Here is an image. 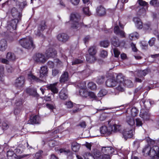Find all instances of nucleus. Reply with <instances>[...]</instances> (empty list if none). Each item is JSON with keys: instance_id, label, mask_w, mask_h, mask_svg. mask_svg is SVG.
<instances>
[{"instance_id": "13", "label": "nucleus", "mask_w": 159, "mask_h": 159, "mask_svg": "<svg viewBox=\"0 0 159 159\" xmlns=\"http://www.w3.org/2000/svg\"><path fill=\"white\" fill-rule=\"evenodd\" d=\"M45 54L48 57L54 58L57 54V52L55 49L50 48L46 51Z\"/></svg>"}, {"instance_id": "45", "label": "nucleus", "mask_w": 159, "mask_h": 159, "mask_svg": "<svg viewBox=\"0 0 159 159\" xmlns=\"http://www.w3.org/2000/svg\"><path fill=\"white\" fill-rule=\"evenodd\" d=\"M83 60L78 59H75L73 60L72 61V65H75L79 64L82 63L83 62Z\"/></svg>"}, {"instance_id": "48", "label": "nucleus", "mask_w": 159, "mask_h": 159, "mask_svg": "<svg viewBox=\"0 0 159 159\" xmlns=\"http://www.w3.org/2000/svg\"><path fill=\"white\" fill-rule=\"evenodd\" d=\"M139 36L137 32H135L130 34L129 35V37L131 40H132L134 39L138 38L139 37Z\"/></svg>"}, {"instance_id": "44", "label": "nucleus", "mask_w": 159, "mask_h": 159, "mask_svg": "<svg viewBox=\"0 0 159 159\" xmlns=\"http://www.w3.org/2000/svg\"><path fill=\"white\" fill-rule=\"evenodd\" d=\"M26 92L30 95H35L37 93V92L35 90L32 89L30 88L27 89Z\"/></svg>"}, {"instance_id": "60", "label": "nucleus", "mask_w": 159, "mask_h": 159, "mask_svg": "<svg viewBox=\"0 0 159 159\" xmlns=\"http://www.w3.org/2000/svg\"><path fill=\"white\" fill-rule=\"evenodd\" d=\"M146 141L148 142V145H153L155 143L154 140L150 139L149 138H148L146 139Z\"/></svg>"}, {"instance_id": "15", "label": "nucleus", "mask_w": 159, "mask_h": 159, "mask_svg": "<svg viewBox=\"0 0 159 159\" xmlns=\"http://www.w3.org/2000/svg\"><path fill=\"white\" fill-rule=\"evenodd\" d=\"M11 14L14 19L20 20L21 17V14L19 12L16 8L15 7L12 8L11 11Z\"/></svg>"}, {"instance_id": "21", "label": "nucleus", "mask_w": 159, "mask_h": 159, "mask_svg": "<svg viewBox=\"0 0 159 159\" xmlns=\"http://www.w3.org/2000/svg\"><path fill=\"white\" fill-rule=\"evenodd\" d=\"M96 11L97 14L99 16H103L106 13L105 8L101 5L97 7Z\"/></svg>"}, {"instance_id": "11", "label": "nucleus", "mask_w": 159, "mask_h": 159, "mask_svg": "<svg viewBox=\"0 0 159 159\" xmlns=\"http://www.w3.org/2000/svg\"><path fill=\"white\" fill-rule=\"evenodd\" d=\"M57 39L59 42L65 43L68 40L69 37L68 35L66 33H61L57 35Z\"/></svg>"}, {"instance_id": "28", "label": "nucleus", "mask_w": 159, "mask_h": 159, "mask_svg": "<svg viewBox=\"0 0 159 159\" xmlns=\"http://www.w3.org/2000/svg\"><path fill=\"white\" fill-rule=\"evenodd\" d=\"M126 121L129 124L128 126L127 127H129L130 128V127H132L133 128V126L135 124V121L133 118L131 116H127L126 119Z\"/></svg>"}, {"instance_id": "62", "label": "nucleus", "mask_w": 159, "mask_h": 159, "mask_svg": "<svg viewBox=\"0 0 159 159\" xmlns=\"http://www.w3.org/2000/svg\"><path fill=\"white\" fill-rule=\"evenodd\" d=\"M136 120V125L137 126L139 127L142 126L143 125V123L142 121L139 118H137Z\"/></svg>"}, {"instance_id": "36", "label": "nucleus", "mask_w": 159, "mask_h": 159, "mask_svg": "<svg viewBox=\"0 0 159 159\" xmlns=\"http://www.w3.org/2000/svg\"><path fill=\"white\" fill-rule=\"evenodd\" d=\"M97 52L96 47L92 46L90 47L88 50L89 54L86 55H95Z\"/></svg>"}, {"instance_id": "52", "label": "nucleus", "mask_w": 159, "mask_h": 159, "mask_svg": "<svg viewBox=\"0 0 159 159\" xmlns=\"http://www.w3.org/2000/svg\"><path fill=\"white\" fill-rule=\"evenodd\" d=\"M105 80V77L103 76L99 77L97 80V82L99 84H102Z\"/></svg>"}, {"instance_id": "34", "label": "nucleus", "mask_w": 159, "mask_h": 159, "mask_svg": "<svg viewBox=\"0 0 159 159\" xmlns=\"http://www.w3.org/2000/svg\"><path fill=\"white\" fill-rule=\"evenodd\" d=\"M56 84H51L48 87V89L51 90L54 93H57L58 92V89L56 87Z\"/></svg>"}, {"instance_id": "55", "label": "nucleus", "mask_w": 159, "mask_h": 159, "mask_svg": "<svg viewBox=\"0 0 159 159\" xmlns=\"http://www.w3.org/2000/svg\"><path fill=\"white\" fill-rule=\"evenodd\" d=\"M113 50L115 57H118L120 53V52L118 49L116 48H114Z\"/></svg>"}, {"instance_id": "14", "label": "nucleus", "mask_w": 159, "mask_h": 159, "mask_svg": "<svg viewBox=\"0 0 159 159\" xmlns=\"http://www.w3.org/2000/svg\"><path fill=\"white\" fill-rule=\"evenodd\" d=\"M34 59L36 61L42 63H44L46 61V59L44 55L42 53H39L35 54Z\"/></svg>"}, {"instance_id": "32", "label": "nucleus", "mask_w": 159, "mask_h": 159, "mask_svg": "<svg viewBox=\"0 0 159 159\" xmlns=\"http://www.w3.org/2000/svg\"><path fill=\"white\" fill-rule=\"evenodd\" d=\"M6 58L10 61H14L16 59V57L14 53L9 52L7 53Z\"/></svg>"}, {"instance_id": "33", "label": "nucleus", "mask_w": 159, "mask_h": 159, "mask_svg": "<svg viewBox=\"0 0 159 159\" xmlns=\"http://www.w3.org/2000/svg\"><path fill=\"white\" fill-rule=\"evenodd\" d=\"M79 93L80 95L83 97L86 98L89 96V91L87 90L86 88L80 89Z\"/></svg>"}, {"instance_id": "7", "label": "nucleus", "mask_w": 159, "mask_h": 159, "mask_svg": "<svg viewBox=\"0 0 159 159\" xmlns=\"http://www.w3.org/2000/svg\"><path fill=\"white\" fill-rule=\"evenodd\" d=\"M47 28V26L45 24V22L44 21H42L38 26L37 29L34 31L35 35L39 37L43 38L44 36L42 34L43 31Z\"/></svg>"}, {"instance_id": "50", "label": "nucleus", "mask_w": 159, "mask_h": 159, "mask_svg": "<svg viewBox=\"0 0 159 159\" xmlns=\"http://www.w3.org/2000/svg\"><path fill=\"white\" fill-rule=\"evenodd\" d=\"M107 93V91L105 89L101 90L98 94V96L101 97L106 94Z\"/></svg>"}, {"instance_id": "38", "label": "nucleus", "mask_w": 159, "mask_h": 159, "mask_svg": "<svg viewBox=\"0 0 159 159\" xmlns=\"http://www.w3.org/2000/svg\"><path fill=\"white\" fill-rule=\"evenodd\" d=\"M90 5L87 6L85 5L84 7L83 8V11L84 13L86 15L90 16L91 15V13L89 11V7Z\"/></svg>"}, {"instance_id": "49", "label": "nucleus", "mask_w": 159, "mask_h": 159, "mask_svg": "<svg viewBox=\"0 0 159 159\" xmlns=\"http://www.w3.org/2000/svg\"><path fill=\"white\" fill-rule=\"evenodd\" d=\"M107 128L106 126H103L100 128V131L102 134H105L107 133Z\"/></svg>"}, {"instance_id": "31", "label": "nucleus", "mask_w": 159, "mask_h": 159, "mask_svg": "<svg viewBox=\"0 0 159 159\" xmlns=\"http://www.w3.org/2000/svg\"><path fill=\"white\" fill-rule=\"evenodd\" d=\"M86 59L89 63H93L96 60V58L94 55H86Z\"/></svg>"}, {"instance_id": "19", "label": "nucleus", "mask_w": 159, "mask_h": 159, "mask_svg": "<svg viewBox=\"0 0 159 159\" xmlns=\"http://www.w3.org/2000/svg\"><path fill=\"white\" fill-rule=\"evenodd\" d=\"M114 32L118 35H120L121 37H125V33L122 30L120 29L118 25L116 26L114 28Z\"/></svg>"}, {"instance_id": "35", "label": "nucleus", "mask_w": 159, "mask_h": 159, "mask_svg": "<svg viewBox=\"0 0 159 159\" xmlns=\"http://www.w3.org/2000/svg\"><path fill=\"white\" fill-rule=\"evenodd\" d=\"M121 127L120 125L115 124L111 127L112 131L115 132L120 131L121 130Z\"/></svg>"}, {"instance_id": "6", "label": "nucleus", "mask_w": 159, "mask_h": 159, "mask_svg": "<svg viewBox=\"0 0 159 159\" xmlns=\"http://www.w3.org/2000/svg\"><path fill=\"white\" fill-rule=\"evenodd\" d=\"M103 159H110V154L113 153L114 149L111 147H103L102 148Z\"/></svg>"}, {"instance_id": "51", "label": "nucleus", "mask_w": 159, "mask_h": 159, "mask_svg": "<svg viewBox=\"0 0 159 159\" xmlns=\"http://www.w3.org/2000/svg\"><path fill=\"white\" fill-rule=\"evenodd\" d=\"M18 6L19 8L21 10H22L25 7L27 6V2L26 1H25L22 2H20Z\"/></svg>"}, {"instance_id": "37", "label": "nucleus", "mask_w": 159, "mask_h": 159, "mask_svg": "<svg viewBox=\"0 0 159 159\" xmlns=\"http://www.w3.org/2000/svg\"><path fill=\"white\" fill-rule=\"evenodd\" d=\"M129 110H130L131 112V115L133 116H136L138 114V111L135 107H133L130 109H129Z\"/></svg>"}, {"instance_id": "29", "label": "nucleus", "mask_w": 159, "mask_h": 159, "mask_svg": "<svg viewBox=\"0 0 159 159\" xmlns=\"http://www.w3.org/2000/svg\"><path fill=\"white\" fill-rule=\"evenodd\" d=\"M111 44L115 47H119L120 45V43L116 36L113 37L111 39Z\"/></svg>"}, {"instance_id": "58", "label": "nucleus", "mask_w": 159, "mask_h": 159, "mask_svg": "<svg viewBox=\"0 0 159 159\" xmlns=\"http://www.w3.org/2000/svg\"><path fill=\"white\" fill-rule=\"evenodd\" d=\"M138 2L140 6H145L148 4V3L143 0H138Z\"/></svg>"}, {"instance_id": "53", "label": "nucleus", "mask_w": 159, "mask_h": 159, "mask_svg": "<svg viewBox=\"0 0 159 159\" xmlns=\"http://www.w3.org/2000/svg\"><path fill=\"white\" fill-rule=\"evenodd\" d=\"M65 105L67 108H70L73 107V103L70 101L66 102L65 103Z\"/></svg>"}, {"instance_id": "41", "label": "nucleus", "mask_w": 159, "mask_h": 159, "mask_svg": "<svg viewBox=\"0 0 159 159\" xmlns=\"http://www.w3.org/2000/svg\"><path fill=\"white\" fill-rule=\"evenodd\" d=\"M124 86L125 85L128 87H131L133 85L132 81L129 80H124Z\"/></svg>"}, {"instance_id": "47", "label": "nucleus", "mask_w": 159, "mask_h": 159, "mask_svg": "<svg viewBox=\"0 0 159 159\" xmlns=\"http://www.w3.org/2000/svg\"><path fill=\"white\" fill-rule=\"evenodd\" d=\"M9 127V124L7 121H5L2 122V128L3 130H6Z\"/></svg>"}, {"instance_id": "26", "label": "nucleus", "mask_w": 159, "mask_h": 159, "mask_svg": "<svg viewBox=\"0 0 159 159\" xmlns=\"http://www.w3.org/2000/svg\"><path fill=\"white\" fill-rule=\"evenodd\" d=\"M7 155L8 159H17L16 155L12 150L8 151Z\"/></svg>"}, {"instance_id": "10", "label": "nucleus", "mask_w": 159, "mask_h": 159, "mask_svg": "<svg viewBox=\"0 0 159 159\" xmlns=\"http://www.w3.org/2000/svg\"><path fill=\"white\" fill-rule=\"evenodd\" d=\"M20 20L18 19H14L11 20L10 21L8 22L7 26V30L11 32L13 30L16 29L17 23L20 21Z\"/></svg>"}, {"instance_id": "46", "label": "nucleus", "mask_w": 159, "mask_h": 159, "mask_svg": "<svg viewBox=\"0 0 159 159\" xmlns=\"http://www.w3.org/2000/svg\"><path fill=\"white\" fill-rule=\"evenodd\" d=\"M109 42L108 40H104L101 41L100 43L101 46L104 48L107 47L109 45Z\"/></svg>"}, {"instance_id": "2", "label": "nucleus", "mask_w": 159, "mask_h": 159, "mask_svg": "<svg viewBox=\"0 0 159 159\" xmlns=\"http://www.w3.org/2000/svg\"><path fill=\"white\" fill-rule=\"evenodd\" d=\"M159 148L157 146H153L151 148L149 145H147L143 149L142 152L144 156H149L151 157L155 156L159 153Z\"/></svg>"}, {"instance_id": "20", "label": "nucleus", "mask_w": 159, "mask_h": 159, "mask_svg": "<svg viewBox=\"0 0 159 159\" xmlns=\"http://www.w3.org/2000/svg\"><path fill=\"white\" fill-rule=\"evenodd\" d=\"M48 72V68L47 66H43L41 67L40 70L39 77L42 78L47 75Z\"/></svg>"}, {"instance_id": "16", "label": "nucleus", "mask_w": 159, "mask_h": 159, "mask_svg": "<svg viewBox=\"0 0 159 159\" xmlns=\"http://www.w3.org/2000/svg\"><path fill=\"white\" fill-rule=\"evenodd\" d=\"M140 116L144 120H147L149 119L150 114L145 110L142 109L140 112Z\"/></svg>"}, {"instance_id": "63", "label": "nucleus", "mask_w": 159, "mask_h": 159, "mask_svg": "<svg viewBox=\"0 0 159 159\" xmlns=\"http://www.w3.org/2000/svg\"><path fill=\"white\" fill-rule=\"evenodd\" d=\"M21 111V108L16 107L15 109L14 113L15 115H17L19 114Z\"/></svg>"}, {"instance_id": "54", "label": "nucleus", "mask_w": 159, "mask_h": 159, "mask_svg": "<svg viewBox=\"0 0 159 159\" xmlns=\"http://www.w3.org/2000/svg\"><path fill=\"white\" fill-rule=\"evenodd\" d=\"M143 91V89L141 87H139L136 89L134 91V93L139 95Z\"/></svg>"}, {"instance_id": "57", "label": "nucleus", "mask_w": 159, "mask_h": 159, "mask_svg": "<svg viewBox=\"0 0 159 159\" xmlns=\"http://www.w3.org/2000/svg\"><path fill=\"white\" fill-rule=\"evenodd\" d=\"M100 56L103 58H105L107 56V52L105 50H102L100 52Z\"/></svg>"}, {"instance_id": "3", "label": "nucleus", "mask_w": 159, "mask_h": 159, "mask_svg": "<svg viewBox=\"0 0 159 159\" xmlns=\"http://www.w3.org/2000/svg\"><path fill=\"white\" fill-rule=\"evenodd\" d=\"M19 43L22 47L27 49H33L35 47L32 38L30 37L21 39Z\"/></svg>"}, {"instance_id": "27", "label": "nucleus", "mask_w": 159, "mask_h": 159, "mask_svg": "<svg viewBox=\"0 0 159 159\" xmlns=\"http://www.w3.org/2000/svg\"><path fill=\"white\" fill-rule=\"evenodd\" d=\"M60 153H63L65 154L68 155L67 158L68 159H72L73 157L71 152L68 149H60L59 151Z\"/></svg>"}, {"instance_id": "40", "label": "nucleus", "mask_w": 159, "mask_h": 159, "mask_svg": "<svg viewBox=\"0 0 159 159\" xmlns=\"http://www.w3.org/2000/svg\"><path fill=\"white\" fill-rule=\"evenodd\" d=\"M88 88L92 90H94L97 88L96 85L93 82H90L88 84Z\"/></svg>"}, {"instance_id": "23", "label": "nucleus", "mask_w": 159, "mask_h": 159, "mask_svg": "<svg viewBox=\"0 0 159 159\" xmlns=\"http://www.w3.org/2000/svg\"><path fill=\"white\" fill-rule=\"evenodd\" d=\"M7 47V41L4 39H2L0 41V51H5Z\"/></svg>"}, {"instance_id": "5", "label": "nucleus", "mask_w": 159, "mask_h": 159, "mask_svg": "<svg viewBox=\"0 0 159 159\" xmlns=\"http://www.w3.org/2000/svg\"><path fill=\"white\" fill-rule=\"evenodd\" d=\"M116 75V81L117 82V84H118L117 87L116 88L117 90L122 92L124 91V77L121 74Z\"/></svg>"}, {"instance_id": "17", "label": "nucleus", "mask_w": 159, "mask_h": 159, "mask_svg": "<svg viewBox=\"0 0 159 159\" xmlns=\"http://www.w3.org/2000/svg\"><path fill=\"white\" fill-rule=\"evenodd\" d=\"M150 72V70L146 69L143 70H139L138 71L136 75L137 77L141 78H143V77L145 76Z\"/></svg>"}, {"instance_id": "8", "label": "nucleus", "mask_w": 159, "mask_h": 159, "mask_svg": "<svg viewBox=\"0 0 159 159\" xmlns=\"http://www.w3.org/2000/svg\"><path fill=\"white\" fill-rule=\"evenodd\" d=\"M25 82V77L23 76H20L16 79L14 85L18 89H20L24 86Z\"/></svg>"}, {"instance_id": "39", "label": "nucleus", "mask_w": 159, "mask_h": 159, "mask_svg": "<svg viewBox=\"0 0 159 159\" xmlns=\"http://www.w3.org/2000/svg\"><path fill=\"white\" fill-rule=\"evenodd\" d=\"M77 87L80 89H83L86 88V83L84 81L78 83L77 85Z\"/></svg>"}, {"instance_id": "61", "label": "nucleus", "mask_w": 159, "mask_h": 159, "mask_svg": "<svg viewBox=\"0 0 159 159\" xmlns=\"http://www.w3.org/2000/svg\"><path fill=\"white\" fill-rule=\"evenodd\" d=\"M22 103V100L21 99L19 100L18 101L16 100V102H15L16 107L20 108H21Z\"/></svg>"}, {"instance_id": "1", "label": "nucleus", "mask_w": 159, "mask_h": 159, "mask_svg": "<svg viewBox=\"0 0 159 159\" xmlns=\"http://www.w3.org/2000/svg\"><path fill=\"white\" fill-rule=\"evenodd\" d=\"M81 16L78 13L72 14L70 16L71 27L74 29H77L83 25V24L80 22Z\"/></svg>"}, {"instance_id": "43", "label": "nucleus", "mask_w": 159, "mask_h": 159, "mask_svg": "<svg viewBox=\"0 0 159 159\" xmlns=\"http://www.w3.org/2000/svg\"><path fill=\"white\" fill-rule=\"evenodd\" d=\"M150 4L154 7H158L159 6V2L157 0H151L150 2Z\"/></svg>"}, {"instance_id": "64", "label": "nucleus", "mask_w": 159, "mask_h": 159, "mask_svg": "<svg viewBox=\"0 0 159 159\" xmlns=\"http://www.w3.org/2000/svg\"><path fill=\"white\" fill-rule=\"evenodd\" d=\"M156 39L154 38H152L148 41L149 45L150 46H152L155 43Z\"/></svg>"}, {"instance_id": "24", "label": "nucleus", "mask_w": 159, "mask_h": 159, "mask_svg": "<svg viewBox=\"0 0 159 159\" xmlns=\"http://www.w3.org/2000/svg\"><path fill=\"white\" fill-rule=\"evenodd\" d=\"M69 79L68 73L67 72H64L61 75L60 79V82L63 83L68 80Z\"/></svg>"}, {"instance_id": "9", "label": "nucleus", "mask_w": 159, "mask_h": 159, "mask_svg": "<svg viewBox=\"0 0 159 159\" xmlns=\"http://www.w3.org/2000/svg\"><path fill=\"white\" fill-rule=\"evenodd\" d=\"M133 128L130 127H126L123 129L122 132L123 136L125 140L127 139L131 138L133 135Z\"/></svg>"}, {"instance_id": "12", "label": "nucleus", "mask_w": 159, "mask_h": 159, "mask_svg": "<svg viewBox=\"0 0 159 159\" xmlns=\"http://www.w3.org/2000/svg\"><path fill=\"white\" fill-rule=\"evenodd\" d=\"M28 122H29L28 124L32 125L39 124L40 123V117L37 115L31 116Z\"/></svg>"}, {"instance_id": "4", "label": "nucleus", "mask_w": 159, "mask_h": 159, "mask_svg": "<svg viewBox=\"0 0 159 159\" xmlns=\"http://www.w3.org/2000/svg\"><path fill=\"white\" fill-rule=\"evenodd\" d=\"M94 154L93 156L91 154L88 152H85L83 155V157L85 159H100L102 158V153L100 152L99 151L97 150H94L93 152Z\"/></svg>"}, {"instance_id": "59", "label": "nucleus", "mask_w": 159, "mask_h": 159, "mask_svg": "<svg viewBox=\"0 0 159 159\" xmlns=\"http://www.w3.org/2000/svg\"><path fill=\"white\" fill-rule=\"evenodd\" d=\"M56 144V142L53 140H52L48 142V145L50 147H54Z\"/></svg>"}, {"instance_id": "22", "label": "nucleus", "mask_w": 159, "mask_h": 159, "mask_svg": "<svg viewBox=\"0 0 159 159\" xmlns=\"http://www.w3.org/2000/svg\"><path fill=\"white\" fill-rule=\"evenodd\" d=\"M106 84L108 87H113L117 84L115 79L113 78L108 79L106 82Z\"/></svg>"}, {"instance_id": "42", "label": "nucleus", "mask_w": 159, "mask_h": 159, "mask_svg": "<svg viewBox=\"0 0 159 159\" xmlns=\"http://www.w3.org/2000/svg\"><path fill=\"white\" fill-rule=\"evenodd\" d=\"M28 76L30 78L32 79L37 82H40L41 81V80L40 79L34 76L31 73L28 74Z\"/></svg>"}, {"instance_id": "30", "label": "nucleus", "mask_w": 159, "mask_h": 159, "mask_svg": "<svg viewBox=\"0 0 159 159\" xmlns=\"http://www.w3.org/2000/svg\"><path fill=\"white\" fill-rule=\"evenodd\" d=\"M80 147V145L76 142H73L71 143V148L75 152L78 151Z\"/></svg>"}, {"instance_id": "18", "label": "nucleus", "mask_w": 159, "mask_h": 159, "mask_svg": "<svg viewBox=\"0 0 159 159\" xmlns=\"http://www.w3.org/2000/svg\"><path fill=\"white\" fill-rule=\"evenodd\" d=\"M60 98L63 100L66 99L68 98L67 90L65 88H63L59 93Z\"/></svg>"}, {"instance_id": "56", "label": "nucleus", "mask_w": 159, "mask_h": 159, "mask_svg": "<svg viewBox=\"0 0 159 159\" xmlns=\"http://www.w3.org/2000/svg\"><path fill=\"white\" fill-rule=\"evenodd\" d=\"M4 69V67L3 66H0V80L1 81H2V77L3 76Z\"/></svg>"}, {"instance_id": "25", "label": "nucleus", "mask_w": 159, "mask_h": 159, "mask_svg": "<svg viewBox=\"0 0 159 159\" xmlns=\"http://www.w3.org/2000/svg\"><path fill=\"white\" fill-rule=\"evenodd\" d=\"M136 27L138 29H141L143 27L142 23L140 19L137 17H134L133 19Z\"/></svg>"}]
</instances>
